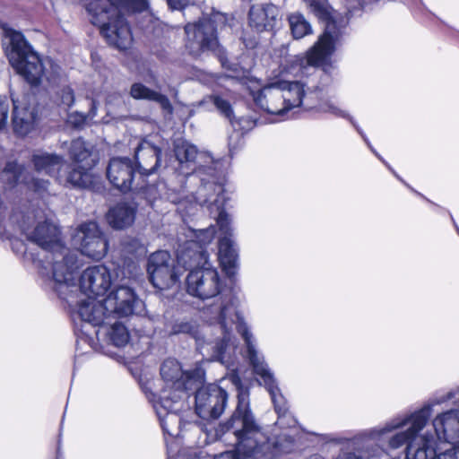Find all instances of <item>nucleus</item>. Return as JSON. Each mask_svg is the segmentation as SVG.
Segmentation results:
<instances>
[{"label": "nucleus", "instance_id": "48", "mask_svg": "<svg viewBox=\"0 0 459 459\" xmlns=\"http://www.w3.org/2000/svg\"><path fill=\"white\" fill-rule=\"evenodd\" d=\"M205 232L209 235V241H211V239L213 237V233H214V230H210V229H207L205 230Z\"/></svg>", "mask_w": 459, "mask_h": 459}, {"label": "nucleus", "instance_id": "47", "mask_svg": "<svg viewBox=\"0 0 459 459\" xmlns=\"http://www.w3.org/2000/svg\"><path fill=\"white\" fill-rule=\"evenodd\" d=\"M98 103L96 100H91V108L89 112L86 114L87 119L89 121L92 120L97 115Z\"/></svg>", "mask_w": 459, "mask_h": 459}, {"label": "nucleus", "instance_id": "51", "mask_svg": "<svg viewBox=\"0 0 459 459\" xmlns=\"http://www.w3.org/2000/svg\"><path fill=\"white\" fill-rule=\"evenodd\" d=\"M133 267H134V269H135V268H136V265H135V264H134V263H133Z\"/></svg>", "mask_w": 459, "mask_h": 459}, {"label": "nucleus", "instance_id": "44", "mask_svg": "<svg viewBox=\"0 0 459 459\" xmlns=\"http://www.w3.org/2000/svg\"><path fill=\"white\" fill-rule=\"evenodd\" d=\"M437 459H459V444L437 455Z\"/></svg>", "mask_w": 459, "mask_h": 459}, {"label": "nucleus", "instance_id": "12", "mask_svg": "<svg viewBox=\"0 0 459 459\" xmlns=\"http://www.w3.org/2000/svg\"><path fill=\"white\" fill-rule=\"evenodd\" d=\"M281 85L287 113L296 108H303L306 110L316 108L319 111L330 112L340 117L346 116L343 111L340 110L333 104L328 101H315V99H319L320 92L317 88L316 91H309L306 95L304 85L299 82L281 81Z\"/></svg>", "mask_w": 459, "mask_h": 459}, {"label": "nucleus", "instance_id": "20", "mask_svg": "<svg viewBox=\"0 0 459 459\" xmlns=\"http://www.w3.org/2000/svg\"><path fill=\"white\" fill-rule=\"evenodd\" d=\"M112 282L109 270L105 265L91 266L80 277V289L88 296L106 293Z\"/></svg>", "mask_w": 459, "mask_h": 459}, {"label": "nucleus", "instance_id": "17", "mask_svg": "<svg viewBox=\"0 0 459 459\" xmlns=\"http://www.w3.org/2000/svg\"><path fill=\"white\" fill-rule=\"evenodd\" d=\"M228 394L217 385L199 388L195 394V411L204 420L217 419L225 410Z\"/></svg>", "mask_w": 459, "mask_h": 459}, {"label": "nucleus", "instance_id": "5", "mask_svg": "<svg viewBox=\"0 0 459 459\" xmlns=\"http://www.w3.org/2000/svg\"><path fill=\"white\" fill-rule=\"evenodd\" d=\"M196 191V201L201 204H207L211 213H215V219L220 230L225 234L219 242V259L227 274H234L237 266L238 254L234 242L228 236L230 234V221L223 209L225 198L223 186L214 182H204Z\"/></svg>", "mask_w": 459, "mask_h": 459}, {"label": "nucleus", "instance_id": "21", "mask_svg": "<svg viewBox=\"0 0 459 459\" xmlns=\"http://www.w3.org/2000/svg\"><path fill=\"white\" fill-rule=\"evenodd\" d=\"M253 100L259 108L268 113L278 116L287 114L281 81L270 83L254 93Z\"/></svg>", "mask_w": 459, "mask_h": 459}, {"label": "nucleus", "instance_id": "11", "mask_svg": "<svg viewBox=\"0 0 459 459\" xmlns=\"http://www.w3.org/2000/svg\"><path fill=\"white\" fill-rule=\"evenodd\" d=\"M238 330L247 345V357L253 367L254 372L260 377L261 384H264L268 390L274 404L275 411L277 412L280 420L281 417L285 416L288 411L286 399L275 384L273 376L267 368L264 359L258 356L255 347L252 342L253 335L249 332L248 328L242 324L239 325ZM278 422L281 424L280 420Z\"/></svg>", "mask_w": 459, "mask_h": 459}, {"label": "nucleus", "instance_id": "35", "mask_svg": "<svg viewBox=\"0 0 459 459\" xmlns=\"http://www.w3.org/2000/svg\"><path fill=\"white\" fill-rule=\"evenodd\" d=\"M25 177V169L15 161H10L1 172L0 178L8 187H13L20 182L24 183Z\"/></svg>", "mask_w": 459, "mask_h": 459}, {"label": "nucleus", "instance_id": "1", "mask_svg": "<svg viewBox=\"0 0 459 459\" xmlns=\"http://www.w3.org/2000/svg\"><path fill=\"white\" fill-rule=\"evenodd\" d=\"M217 302V304L212 305L211 310L214 314V318L218 321V325L214 327L220 329V336L212 339L208 336L213 330L212 326H206L200 331L197 325L188 322L175 324L172 333L191 335L196 340L200 348L204 350L203 353H209L212 351L211 360H216L228 366L230 363L231 351L235 349V342L231 335L232 325H236L238 333L240 325L243 324L247 328V326L237 312L231 296H220Z\"/></svg>", "mask_w": 459, "mask_h": 459}, {"label": "nucleus", "instance_id": "7", "mask_svg": "<svg viewBox=\"0 0 459 459\" xmlns=\"http://www.w3.org/2000/svg\"><path fill=\"white\" fill-rule=\"evenodd\" d=\"M6 36L9 39V45L5 49L6 56L11 65L22 75L29 83L37 85L43 77L48 82L55 81L56 76L59 74L60 67L48 61L53 70L48 74L45 65L38 54L34 52L24 36L15 30H6Z\"/></svg>", "mask_w": 459, "mask_h": 459}, {"label": "nucleus", "instance_id": "49", "mask_svg": "<svg viewBox=\"0 0 459 459\" xmlns=\"http://www.w3.org/2000/svg\"><path fill=\"white\" fill-rule=\"evenodd\" d=\"M56 459H62L61 458V454H60V445H58V446H57L56 458Z\"/></svg>", "mask_w": 459, "mask_h": 459}, {"label": "nucleus", "instance_id": "24", "mask_svg": "<svg viewBox=\"0 0 459 459\" xmlns=\"http://www.w3.org/2000/svg\"><path fill=\"white\" fill-rule=\"evenodd\" d=\"M161 150L150 142L142 141L134 152V159L140 174L149 176L157 172L160 166Z\"/></svg>", "mask_w": 459, "mask_h": 459}, {"label": "nucleus", "instance_id": "16", "mask_svg": "<svg viewBox=\"0 0 459 459\" xmlns=\"http://www.w3.org/2000/svg\"><path fill=\"white\" fill-rule=\"evenodd\" d=\"M192 267L186 279L188 294L201 299H207L221 292V281L216 269L205 266L195 269ZM186 268L189 269L187 265Z\"/></svg>", "mask_w": 459, "mask_h": 459}, {"label": "nucleus", "instance_id": "14", "mask_svg": "<svg viewBox=\"0 0 459 459\" xmlns=\"http://www.w3.org/2000/svg\"><path fill=\"white\" fill-rule=\"evenodd\" d=\"M72 242L82 255L101 259L108 249V239L93 221L81 223L72 235Z\"/></svg>", "mask_w": 459, "mask_h": 459}, {"label": "nucleus", "instance_id": "50", "mask_svg": "<svg viewBox=\"0 0 459 459\" xmlns=\"http://www.w3.org/2000/svg\"><path fill=\"white\" fill-rule=\"evenodd\" d=\"M115 99H117L118 100H121V98L119 96L114 97Z\"/></svg>", "mask_w": 459, "mask_h": 459}, {"label": "nucleus", "instance_id": "23", "mask_svg": "<svg viewBox=\"0 0 459 459\" xmlns=\"http://www.w3.org/2000/svg\"><path fill=\"white\" fill-rule=\"evenodd\" d=\"M436 439L459 444V411L450 410L437 416L433 420Z\"/></svg>", "mask_w": 459, "mask_h": 459}, {"label": "nucleus", "instance_id": "40", "mask_svg": "<svg viewBox=\"0 0 459 459\" xmlns=\"http://www.w3.org/2000/svg\"><path fill=\"white\" fill-rule=\"evenodd\" d=\"M134 192L141 193L143 197L152 204L158 197L159 191L154 185L142 186L138 184L135 185Z\"/></svg>", "mask_w": 459, "mask_h": 459}, {"label": "nucleus", "instance_id": "26", "mask_svg": "<svg viewBox=\"0 0 459 459\" xmlns=\"http://www.w3.org/2000/svg\"><path fill=\"white\" fill-rule=\"evenodd\" d=\"M136 210L134 201H121L108 211V221L114 229H126L134 223Z\"/></svg>", "mask_w": 459, "mask_h": 459}, {"label": "nucleus", "instance_id": "32", "mask_svg": "<svg viewBox=\"0 0 459 459\" xmlns=\"http://www.w3.org/2000/svg\"><path fill=\"white\" fill-rule=\"evenodd\" d=\"M70 156L85 169H91L98 162V157L93 154L82 139H75L70 146Z\"/></svg>", "mask_w": 459, "mask_h": 459}, {"label": "nucleus", "instance_id": "10", "mask_svg": "<svg viewBox=\"0 0 459 459\" xmlns=\"http://www.w3.org/2000/svg\"><path fill=\"white\" fill-rule=\"evenodd\" d=\"M160 374L164 385L159 399L166 408L178 409L187 397V390L191 389L193 380L189 372L182 368L178 360L169 358L160 365Z\"/></svg>", "mask_w": 459, "mask_h": 459}, {"label": "nucleus", "instance_id": "9", "mask_svg": "<svg viewBox=\"0 0 459 459\" xmlns=\"http://www.w3.org/2000/svg\"><path fill=\"white\" fill-rule=\"evenodd\" d=\"M227 16L221 13H212L196 22L185 26L186 35V48L193 56H199L204 51H215L220 44L218 30L226 26Z\"/></svg>", "mask_w": 459, "mask_h": 459}, {"label": "nucleus", "instance_id": "4", "mask_svg": "<svg viewBox=\"0 0 459 459\" xmlns=\"http://www.w3.org/2000/svg\"><path fill=\"white\" fill-rule=\"evenodd\" d=\"M147 8L146 0H91L86 5L91 22L100 28L107 41L118 49H127L133 38L125 12H142Z\"/></svg>", "mask_w": 459, "mask_h": 459}, {"label": "nucleus", "instance_id": "39", "mask_svg": "<svg viewBox=\"0 0 459 459\" xmlns=\"http://www.w3.org/2000/svg\"><path fill=\"white\" fill-rule=\"evenodd\" d=\"M212 100L217 109L231 121L233 117V110L230 102L220 96H212Z\"/></svg>", "mask_w": 459, "mask_h": 459}, {"label": "nucleus", "instance_id": "41", "mask_svg": "<svg viewBox=\"0 0 459 459\" xmlns=\"http://www.w3.org/2000/svg\"><path fill=\"white\" fill-rule=\"evenodd\" d=\"M124 251L134 256L141 255L144 251V247L136 239L125 241L123 243Z\"/></svg>", "mask_w": 459, "mask_h": 459}, {"label": "nucleus", "instance_id": "37", "mask_svg": "<svg viewBox=\"0 0 459 459\" xmlns=\"http://www.w3.org/2000/svg\"><path fill=\"white\" fill-rule=\"evenodd\" d=\"M24 184L36 193L42 194L46 192L49 186V181L36 178H31L26 175Z\"/></svg>", "mask_w": 459, "mask_h": 459}, {"label": "nucleus", "instance_id": "45", "mask_svg": "<svg viewBox=\"0 0 459 459\" xmlns=\"http://www.w3.org/2000/svg\"><path fill=\"white\" fill-rule=\"evenodd\" d=\"M169 6L173 10H181L189 4L190 0H167Z\"/></svg>", "mask_w": 459, "mask_h": 459}, {"label": "nucleus", "instance_id": "25", "mask_svg": "<svg viewBox=\"0 0 459 459\" xmlns=\"http://www.w3.org/2000/svg\"><path fill=\"white\" fill-rule=\"evenodd\" d=\"M97 296H88L79 304L78 314L82 320L93 325H101L111 316L109 308L106 306V299L99 300Z\"/></svg>", "mask_w": 459, "mask_h": 459}, {"label": "nucleus", "instance_id": "18", "mask_svg": "<svg viewBox=\"0 0 459 459\" xmlns=\"http://www.w3.org/2000/svg\"><path fill=\"white\" fill-rule=\"evenodd\" d=\"M23 231L28 240L35 243L48 254L54 250H60L65 244L60 229L48 220L38 222L32 230L23 229Z\"/></svg>", "mask_w": 459, "mask_h": 459}, {"label": "nucleus", "instance_id": "34", "mask_svg": "<svg viewBox=\"0 0 459 459\" xmlns=\"http://www.w3.org/2000/svg\"><path fill=\"white\" fill-rule=\"evenodd\" d=\"M290 30L295 39H299L312 33V27L305 16L299 12L291 13L287 17Z\"/></svg>", "mask_w": 459, "mask_h": 459}, {"label": "nucleus", "instance_id": "28", "mask_svg": "<svg viewBox=\"0 0 459 459\" xmlns=\"http://www.w3.org/2000/svg\"><path fill=\"white\" fill-rule=\"evenodd\" d=\"M31 162L38 172H44L52 177H57L59 170L65 166L63 156L46 152H37L32 154Z\"/></svg>", "mask_w": 459, "mask_h": 459}, {"label": "nucleus", "instance_id": "13", "mask_svg": "<svg viewBox=\"0 0 459 459\" xmlns=\"http://www.w3.org/2000/svg\"><path fill=\"white\" fill-rule=\"evenodd\" d=\"M13 105L12 126L15 134L25 136L34 130L39 120L36 98L28 92L10 91Z\"/></svg>", "mask_w": 459, "mask_h": 459}, {"label": "nucleus", "instance_id": "33", "mask_svg": "<svg viewBox=\"0 0 459 459\" xmlns=\"http://www.w3.org/2000/svg\"><path fill=\"white\" fill-rule=\"evenodd\" d=\"M91 170L78 165L68 173L66 182L76 187L91 188L98 178Z\"/></svg>", "mask_w": 459, "mask_h": 459}, {"label": "nucleus", "instance_id": "43", "mask_svg": "<svg viewBox=\"0 0 459 459\" xmlns=\"http://www.w3.org/2000/svg\"><path fill=\"white\" fill-rule=\"evenodd\" d=\"M68 123L74 127H82L89 121L86 115L80 112H74L68 116Z\"/></svg>", "mask_w": 459, "mask_h": 459}, {"label": "nucleus", "instance_id": "42", "mask_svg": "<svg viewBox=\"0 0 459 459\" xmlns=\"http://www.w3.org/2000/svg\"><path fill=\"white\" fill-rule=\"evenodd\" d=\"M60 101L63 105L70 108L74 102V93L71 87H63L59 93Z\"/></svg>", "mask_w": 459, "mask_h": 459}, {"label": "nucleus", "instance_id": "27", "mask_svg": "<svg viewBox=\"0 0 459 459\" xmlns=\"http://www.w3.org/2000/svg\"><path fill=\"white\" fill-rule=\"evenodd\" d=\"M248 16L249 25L256 31L271 30L276 24L277 9L273 4L252 6Z\"/></svg>", "mask_w": 459, "mask_h": 459}, {"label": "nucleus", "instance_id": "36", "mask_svg": "<svg viewBox=\"0 0 459 459\" xmlns=\"http://www.w3.org/2000/svg\"><path fill=\"white\" fill-rule=\"evenodd\" d=\"M108 334L110 342L117 347H123L129 341V333L126 327L120 323H114Z\"/></svg>", "mask_w": 459, "mask_h": 459}, {"label": "nucleus", "instance_id": "22", "mask_svg": "<svg viewBox=\"0 0 459 459\" xmlns=\"http://www.w3.org/2000/svg\"><path fill=\"white\" fill-rule=\"evenodd\" d=\"M105 299L106 306L109 308L111 316L119 317L132 315L134 307L139 302L133 290L124 285L111 291Z\"/></svg>", "mask_w": 459, "mask_h": 459}, {"label": "nucleus", "instance_id": "38", "mask_svg": "<svg viewBox=\"0 0 459 459\" xmlns=\"http://www.w3.org/2000/svg\"><path fill=\"white\" fill-rule=\"evenodd\" d=\"M11 103V99L9 100L6 96H0V131L7 126Z\"/></svg>", "mask_w": 459, "mask_h": 459}, {"label": "nucleus", "instance_id": "6", "mask_svg": "<svg viewBox=\"0 0 459 459\" xmlns=\"http://www.w3.org/2000/svg\"><path fill=\"white\" fill-rule=\"evenodd\" d=\"M207 255L201 247L196 250L190 248L182 252L175 260L165 250H158L148 257L147 273L152 285L160 290L172 287L186 270V266H198L203 261L206 264Z\"/></svg>", "mask_w": 459, "mask_h": 459}, {"label": "nucleus", "instance_id": "15", "mask_svg": "<svg viewBox=\"0 0 459 459\" xmlns=\"http://www.w3.org/2000/svg\"><path fill=\"white\" fill-rule=\"evenodd\" d=\"M46 261L56 283L75 286V280L81 266L76 252L71 251L64 244L60 250H54L48 254Z\"/></svg>", "mask_w": 459, "mask_h": 459}, {"label": "nucleus", "instance_id": "19", "mask_svg": "<svg viewBox=\"0 0 459 459\" xmlns=\"http://www.w3.org/2000/svg\"><path fill=\"white\" fill-rule=\"evenodd\" d=\"M107 178L110 184L121 192L134 191V166L129 158H113L107 167Z\"/></svg>", "mask_w": 459, "mask_h": 459}, {"label": "nucleus", "instance_id": "8", "mask_svg": "<svg viewBox=\"0 0 459 459\" xmlns=\"http://www.w3.org/2000/svg\"><path fill=\"white\" fill-rule=\"evenodd\" d=\"M310 12L321 22H325V29L315 46L307 56V64L319 66L325 63L333 54L335 45L342 35V28L348 23L349 17L340 16L328 4L327 0H305Z\"/></svg>", "mask_w": 459, "mask_h": 459}, {"label": "nucleus", "instance_id": "2", "mask_svg": "<svg viewBox=\"0 0 459 459\" xmlns=\"http://www.w3.org/2000/svg\"><path fill=\"white\" fill-rule=\"evenodd\" d=\"M457 392H449L446 396H442L431 402L420 410L413 413L398 416L387 422L380 434L399 430L388 440L391 448L396 449L406 444V459H435L437 439L434 434L428 431L421 433L431 414L432 406L439 404L446 400L455 397Z\"/></svg>", "mask_w": 459, "mask_h": 459}, {"label": "nucleus", "instance_id": "31", "mask_svg": "<svg viewBox=\"0 0 459 459\" xmlns=\"http://www.w3.org/2000/svg\"><path fill=\"white\" fill-rule=\"evenodd\" d=\"M130 96L134 100H145L157 102L163 110L169 114L173 112V107L166 95L151 90L141 82H135L132 84L130 89Z\"/></svg>", "mask_w": 459, "mask_h": 459}, {"label": "nucleus", "instance_id": "3", "mask_svg": "<svg viewBox=\"0 0 459 459\" xmlns=\"http://www.w3.org/2000/svg\"><path fill=\"white\" fill-rule=\"evenodd\" d=\"M216 437L235 447L214 455L213 459H241L251 456L267 446L269 437L256 423L247 403L239 401L231 417L216 428Z\"/></svg>", "mask_w": 459, "mask_h": 459}, {"label": "nucleus", "instance_id": "30", "mask_svg": "<svg viewBox=\"0 0 459 459\" xmlns=\"http://www.w3.org/2000/svg\"><path fill=\"white\" fill-rule=\"evenodd\" d=\"M184 403H180L178 409L166 408L162 405L161 399L155 403L154 408L160 419V425L165 433L169 436H177L179 431L181 419L178 412L180 411Z\"/></svg>", "mask_w": 459, "mask_h": 459}, {"label": "nucleus", "instance_id": "29", "mask_svg": "<svg viewBox=\"0 0 459 459\" xmlns=\"http://www.w3.org/2000/svg\"><path fill=\"white\" fill-rule=\"evenodd\" d=\"M174 152L180 165L187 169L195 166L194 169H195V166L200 160L209 159L204 152H199L195 145L181 139L175 141Z\"/></svg>", "mask_w": 459, "mask_h": 459}, {"label": "nucleus", "instance_id": "46", "mask_svg": "<svg viewBox=\"0 0 459 459\" xmlns=\"http://www.w3.org/2000/svg\"><path fill=\"white\" fill-rule=\"evenodd\" d=\"M333 459H364L359 454L355 452L342 451Z\"/></svg>", "mask_w": 459, "mask_h": 459}]
</instances>
